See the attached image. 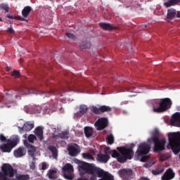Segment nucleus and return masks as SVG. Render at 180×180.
I'll list each match as a JSON object with an SVG mask.
<instances>
[{"mask_svg":"<svg viewBox=\"0 0 180 180\" xmlns=\"http://www.w3.org/2000/svg\"><path fill=\"white\" fill-rule=\"evenodd\" d=\"M6 95H13L12 93H6Z\"/></svg>","mask_w":180,"mask_h":180,"instance_id":"57","label":"nucleus"},{"mask_svg":"<svg viewBox=\"0 0 180 180\" xmlns=\"http://www.w3.org/2000/svg\"><path fill=\"white\" fill-rule=\"evenodd\" d=\"M100 27H101V29L103 30H113V29H115V27L106 22L100 23Z\"/></svg>","mask_w":180,"mask_h":180,"instance_id":"26","label":"nucleus"},{"mask_svg":"<svg viewBox=\"0 0 180 180\" xmlns=\"http://www.w3.org/2000/svg\"><path fill=\"white\" fill-rule=\"evenodd\" d=\"M67 91H71V89L68 86L66 88L63 89V92H67Z\"/></svg>","mask_w":180,"mask_h":180,"instance_id":"50","label":"nucleus"},{"mask_svg":"<svg viewBox=\"0 0 180 180\" xmlns=\"http://www.w3.org/2000/svg\"><path fill=\"white\" fill-rule=\"evenodd\" d=\"M111 157L112 158H117L118 162H120V159L122 158V154L119 152H117L116 150H112Z\"/></svg>","mask_w":180,"mask_h":180,"instance_id":"33","label":"nucleus"},{"mask_svg":"<svg viewBox=\"0 0 180 180\" xmlns=\"http://www.w3.org/2000/svg\"><path fill=\"white\" fill-rule=\"evenodd\" d=\"M82 157L84 160H94V158L89 153H82Z\"/></svg>","mask_w":180,"mask_h":180,"instance_id":"38","label":"nucleus"},{"mask_svg":"<svg viewBox=\"0 0 180 180\" xmlns=\"http://www.w3.org/2000/svg\"><path fill=\"white\" fill-rule=\"evenodd\" d=\"M168 158L167 157V155L165 154H163V155H161L160 156V161H166V160H167Z\"/></svg>","mask_w":180,"mask_h":180,"instance_id":"42","label":"nucleus"},{"mask_svg":"<svg viewBox=\"0 0 180 180\" xmlns=\"http://www.w3.org/2000/svg\"><path fill=\"white\" fill-rule=\"evenodd\" d=\"M41 169H43V171L47 169V163L44 162L41 163Z\"/></svg>","mask_w":180,"mask_h":180,"instance_id":"44","label":"nucleus"},{"mask_svg":"<svg viewBox=\"0 0 180 180\" xmlns=\"http://www.w3.org/2000/svg\"><path fill=\"white\" fill-rule=\"evenodd\" d=\"M84 134L86 137H87V139H89V137H91V136L94 134V129H92V127H84Z\"/></svg>","mask_w":180,"mask_h":180,"instance_id":"29","label":"nucleus"},{"mask_svg":"<svg viewBox=\"0 0 180 180\" xmlns=\"http://www.w3.org/2000/svg\"><path fill=\"white\" fill-rule=\"evenodd\" d=\"M6 70L8 72H9L11 71V68L7 67Z\"/></svg>","mask_w":180,"mask_h":180,"instance_id":"52","label":"nucleus"},{"mask_svg":"<svg viewBox=\"0 0 180 180\" xmlns=\"http://www.w3.org/2000/svg\"><path fill=\"white\" fill-rule=\"evenodd\" d=\"M30 12H32V7L30 6H27L24 7V8L22 11V15L23 18H27Z\"/></svg>","mask_w":180,"mask_h":180,"instance_id":"27","label":"nucleus"},{"mask_svg":"<svg viewBox=\"0 0 180 180\" xmlns=\"http://www.w3.org/2000/svg\"><path fill=\"white\" fill-rule=\"evenodd\" d=\"M63 172L65 174V178L66 179H72V175H67L65 174H72L74 172V167H72V165L70 163H67L63 168Z\"/></svg>","mask_w":180,"mask_h":180,"instance_id":"10","label":"nucleus"},{"mask_svg":"<svg viewBox=\"0 0 180 180\" xmlns=\"http://www.w3.org/2000/svg\"><path fill=\"white\" fill-rule=\"evenodd\" d=\"M11 75L14 77V78H19L20 77V72L18 70H14L12 73Z\"/></svg>","mask_w":180,"mask_h":180,"instance_id":"40","label":"nucleus"},{"mask_svg":"<svg viewBox=\"0 0 180 180\" xmlns=\"http://www.w3.org/2000/svg\"><path fill=\"white\" fill-rule=\"evenodd\" d=\"M0 140L2 142H5V141H6V137H5V136H4V134H0Z\"/></svg>","mask_w":180,"mask_h":180,"instance_id":"46","label":"nucleus"},{"mask_svg":"<svg viewBox=\"0 0 180 180\" xmlns=\"http://www.w3.org/2000/svg\"><path fill=\"white\" fill-rule=\"evenodd\" d=\"M152 105L155 113H164L171 109L172 101L169 98L156 99L153 101Z\"/></svg>","mask_w":180,"mask_h":180,"instance_id":"1","label":"nucleus"},{"mask_svg":"<svg viewBox=\"0 0 180 180\" xmlns=\"http://www.w3.org/2000/svg\"><path fill=\"white\" fill-rule=\"evenodd\" d=\"M14 157L16 158H20L23 155H26V149L24 147H20L13 152Z\"/></svg>","mask_w":180,"mask_h":180,"instance_id":"18","label":"nucleus"},{"mask_svg":"<svg viewBox=\"0 0 180 180\" xmlns=\"http://www.w3.org/2000/svg\"><path fill=\"white\" fill-rule=\"evenodd\" d=\"M104 153H105V155L112 154V150H110V147H106L105 150H104Z\"/></svg>","mask_w":180,"mask_h":180,"instance_id":"43","label":"nucleus"},{"mask_svg":"<svg viewBox=\"0 0 180 180\" xmlns=\"http://www.w3.org/2000/svg\"><path fill=\"white\" fill-rule=\"evenodd\" d=\"M0 22H2V18H0Z\"/></svg>","mask_w":180,"mask_h":180,"instance_id":"58","label":"nucleus"},{"mask_svg":"<svg viewBox=\"0 0 180 180\" xmlns=\"http://www.w3.org/2000/svg\"><path fill=\"white\" fill-rule=\"evenodd\" d=\"M176 16H177L178 18H180V11H178V12H177Z\"/></svg>","mask_w":180,"mask_h":180,"instance_id":"53","label":"nucleus"},{"mask_svg":"<svg viewBox=\"0 0 180 180\" xmlns=\"http://www.w3.org/2000/svg\"><path fill=\"white\" fill-rule=\"evenodd\" d=\"M57 137H59V139H62L63 140H68L70 139V136H68V131H67L58 134Z\"/></svg>","mask_w":180,"mask_h":180,"instance_id":"34","label":"nucleus"},{"mask_svg":"<svg viewBox=\"0 0 180 180\" xmlns=\"http://www.w3.org/2000/svg\"><path fill=\"white\" fill-rule=\"evenodd\" d=\"M30 179V176L29 174H16L15 179H11V180H29Z\"/></svg>","mask_w":180,"mask_h":180,"instance_id":"23","label":"nucleus"},{"mask_svg":"<svg viewBox=\"0 0 180 180\" xmlns=\"http://www.w3.org/2000/svg\"><path fill=\"white\" fill-rule=\"evenodd\" d=\"M134 147V146H130L129 148L124 146L117 148V150H118L119 153L121 154V158H120V162L121 164L126 162L127 160H131V158H133L134 156V151H133Z\"/></svg>","mask_w":180,"mask_h":180,"instance_id":"5","label":"nucleus"},{"mask_svg":"<svg viewBox=\"0 0 180 180\" xmlns=\"http://www.w3.org/2000/svg\"><path fill=\"white\" fill-rule=\"evenodd\" d=\"M68 151L69 153V155L71 157H77V155L81 153V149L79 148V146H78V144L73 143L68 146Z\"/></svg>","mask_w":180,"mask_h":180,"instance_id":"9","label":"nucleus"},{"mask_svg":"<svg viewBox=\"0 0 180 180\" xmlns=\"http://www.w3.org/2000/svg\"><path fill=\"white\" fill-rule=\"evenodd\" d=\"M18 170L13 169V167L9 163H4L0 172V180H12Z\"/></svg>","mask_w":180,"mask_h":180,"instance_id":"3","label":"nucleus"},{"mask_svg":"<svg viewBox=\"0 0 180 180\" xmlns=\"http://www.w3.org/2000/svg\"><path fill=\"white\" fill-rule=\"evenodd\" d=\"M25 90L28 91V94H32V92L30 91V90L29 89H25Z\"/></svg>","mask_w":180,"mask_h":180,"instance_id":"54","label":"nucleus"},{"mask_svg":"<svg viewBox=\"0 0 180 180\" xmlns=\"http://www.w3.org/2000/svg\"><path fill=\"white\" fill-rule=\"evenodd\" d=\"M121 178L123 179H129L133 176V170L131 169H123L119 172Z\"/></svg>","mask_w":180,"mask_h":180,"instance_id":"12","label":"nucleus"},{"mask_svg":"<svg viewBox=\"0 0 180 180\" xmlns=\"http://www.w3.org/2000/svg\"><path fill=\"white\" fill-rule=\"evenodd\" d=\"M169 145L173 153L176 155L180 151V132H173L168 134Z\"/></svg>","mask_w":180,"mask_h":180,"instance_id":"4","label":"nucleus"},{"mask_svg":"<svg viewBox=\"0 0 180 180\" xmlns=\"http://www.w3.org/2000/svg\"><path fill=\"white\" fill-rule=\"evenodd\" d=\"M0 9H3V11H5V12H9V6L8 4H1Z\"/></svg>","mask_w":180,"mask_h":180,"instance_id":"39","label":"nucleus"},{"mask_svg":"<svg viewBox=\"0 0 180 180\" xmlns=\"http://www.w3.org/2000/svg\"><path fill=\"white\" fill-rule=\"evenodd\" d=\"M180 2V0H168L167 2L164 3L165 8H171V6H175L178 5Z\"/></svg>","mask_w":180,"mask_h":180,"instance_id":"22","label":"nucleus"},{"mask_svg":"<svg viewBox=\"0 0 180 180\" xmlns=\"http://www.w3.org/2000/svg\"><path fill=\"white\" fill-rule=\"evenodd\" d=\"M34 140H37L36 136H34V134H30L28 136L29 143H34Z\"/></svg>","mask_w":180,"mask_h":180,"instance_id":"37","label":"nucleus"},{"mask_svg":"<svg viewBox=\"0 0 180 180\" xmlns=\"http://www.w3.org/2000/svg\"><path fill=\"white\" fill-rule=\"evenodd\" d=\"M24 109L25 112H27V113L30 112V108H29V106H25Z\"/></svg>","mask_w":180,"mask_h":180,"instance_id":"49","label":"nucleus"},{"mask_svg":"<svg viewBox=\"0 0 180 180\" xmlns=\"http://www.w3.org/2000/svg\"><path fill=\"white\" fill-rule=\"evenodd\" d=\"M14 92H16V94H18L20 95H27V92L25 91V89L22 88H17L15 90H13Z\"/></svg>","mask_w":180,"mask_h":180,"instance_id":"36","label":"nucleus"},{"mask_svg":"<svg viewBox=\"0 0 180 180\" xmlns=\"http://www.w3.org/2000/svg\"><path fill=\"white\" fill-rule=\"evenodd\" d=\"M91 110L95 115H101V113L112 112V108L108 105H101L99 108L93 105L91 107Z\"/></svg>","mask_w":180,"mask_h":180,"instance_id":"8","label":"nucleus"},{"mask_svg":"<svg viewBox=\"0 0 180 180\" xmlns=\"http://www.w3.org/2000/svg\"><path fill=\"white\" fill-rule=\"evenodd\" d=\"M34 133L39 140H43V139H44L43 136V128L41 127H37Z\"/></svg>","mask_w":180,"mask_h":180,"instance_id":"24","label":"nucleus"},{"mask_svg":"<svg viewBox=\"0 0 180 180\" xmlns=\"http://www.w3.org/2000/svg\"><path fill=\"white\" fill-rule=\"evenodd\" d=\"M172 126H175L176 127H180V112L174 113L171 119Z\"/></svg>","mask_w":180,"mask_h":180,"instance_id":"16","label":"nucleus"},{"mask_svg":"<svg viewBox=\"0 0 180 180\" xmlns=\"http://www.w3.org/2000/svg\"><path fill=\"white\" fill-rule=\"evenodd\" d=\"M88 112V107L85 105H81L79 106V112L75 113V119H79Z\"/></svg>","mask_w":180,"mask_h":180,"instance_id":"14","label":"nucleus"},{"mask_svg":"<svg viewBox=\"0 0 180 180\" xmlns=\"http://www.w3.org/2000/svg\"><path fill=\"white\" fill-rule=\"evenodd\" d=\"M56 174H57V172L56 170L50 169L47 175L49 179L56 180V179L57 178V176L56 175Z\"/></svg>","mask_w":180,"mask_h":180,"instance_id":"31","label":"nucleus"},{"mask_svg":"<svg viewBox=\"0 0 180 180\" xmlns=\"http://www.w3.org/2000/svg\"><path fill=\"white\" fill-rule=\"evenodd\" d=\"M175 15H176V10L171 8L167 11V18L169 20H172L175 18Z\"/></svg>","mask_w":180,"mask_h":180,"instance_id":"25","label":"nucleus"},{"mask_svg":"<svg viewBox=\"0 0 180 180\" xmlns=\"http://www.w3.org/2000/svg\"><path fill=\"white\" fill-rule=\"evenodd\" d=\"M164 172V166L159 165L155 170L152 171V174L153 175H160V174H162Z\"/></svg>","mask_w":180,"mask_h":180,"instance_id":"30","label":"nucleus"},{"mask_svg":"<svg viewBox=\"0 0 180 180\" xmlns=\"http://www.w3.org/2000/svg\"><path fill=\"white\" fill-rule=\"evenodd\" d=\"M23 137H24V139H26L27 137V134H24Z\"/></svg>","mask_w":180,"mask_h":180,"instance_id":"56","label":"nucleus"},{"mask_svg":"<svg viewBox=\"0 0 180 180\" xmlns=\"http://www.w3.org/2000/svg\"><path fill=\"white\" fill-rule=\"evenodd\" d=\"M108 118L103 117L98 119L94 124V126L96 127L97 130H103V129H106V127H108Z\"/></svg>","mask_w":180,"mask_h":180,"instance_id":"11","label":"nucleus"},{"mask_svg":"<svg viewBox=\"0 0 180 180\" xmlns=\"http://www.w3.org/2000/svg\"><path fill=\"white\" fill-rule=\"evenodd\" d=\"M106 141L108 144H110V146H112L113 143H115V137H113V134H110L108 135L106 138Z\"/></svg>","mask_w":180,"mask_h":180,"instance_id":"35","label":"nucleus"},{"mask_svg":"<svg viewBox=\"0 0 180 180\" xmlns=\"http://www.w3.org/2000/svg\"><path fill=\"white\" fill-rule=\"evenodd\" d=\"M97 160L99 162H104V164H106V162L110 160V155L100 153L97 155Z\"/></svg>","mask_w":180,"mask_h":180,"instance_id":"19","label":"nucleus"},{"mask_svg":"<svg viewBox=\"0 0 180 180\" xmlns=\"http://www.w3.org/2000/svg\"><path fill=\"white\" fill-rule=\"evenodd\" d=\"M77 180H96V176H92L90 179H88L86 178H84V179H82V178H80V179H78Z\"/></svg>","mask_w":180,"mask_h":180,"instance_id":"45","label":"nucleus"},{"mask_svg":"<svg viewBox=\"0 0 180 180\" xmlns=\"http://www.w3.org/2000/svg\"><path fill=\"white\" fill-rule=\"evenodd\" d=\"M48 150L52 153L53 158L57 160V158L58 157V150L57 149V147L54 146H48Z\"/></svg>","mask_w":180,"mask_h":180,"instance_id":"20","label":"nucleus"},{"mask_svg":"<svg viewBox=\"0 0 180 180\" xmlns=\"http://www.w3.org/2000/svg\"><path fill=\"white\" fill-rule=\"evenodd\" d=\"M51 94L56 95V92H54V91H49V92L46 94V97H49V96H50V95H51Z\"/></svg>","mask_w":180,"mask_h":180,"instance_id":"48","label":"nucleus"},{"mask_svg":"<svg viewBox=\"0 0 180 180\" xmlns=\"http://www.w3.org/2000/svg\"><path fill=\"white\" fill-rule=\"evenodd\" d=\"M0 98H1V99H4V98H5V96L1 94V95H0Z\"/></svg>","mask_w":180,"mask_h":180,"instance_id":"55","label":"nucleus"},{"mask_svg":"<svg viewBox=\"0 0 180 180\" xmlns=\"http://www.w3.org/2000/svg\"><path fill=\"white\" fill-rule=\"evenodd\" d=\"M48 150L52 153L53 158L57 160V158L58 157V150L57 149V147L54 146H48Z\"/></svg>","mask_w":180,"mask_h":180,"instance_id":"21","label":"nucleus"},{"mask_svg":"<svg viewBox=\"0 0 180 180\" xmlns=\"http://www.w3.org/2000/svg\"><path fill=\"white\" fill-rule=\"evenodd\" d=\"M31 169H34V162H32V165H30Z\"/></svg>","mask_w":180,"mask_h":180,"instance_id":"51","label":"nucleus"},{"mask_svg":"<svg viewBox=\"0 0 180 180\" xmlns=\"http://www.w3.org/2000/svg\"><path fill=\"white\" fill-rule=\"evenodd\" d=\"M151 149V146L148 145L146 143H141L136 152V155L141 158L142 162H146L147 161V154L150 153Z\"/></svg>","mask_w":180,"mask_h":180,"instance_id":"6","label":"nucleus"},{"mask_svg":"<svg viewBox=\"0 0 180 180\" xmlns=\"http://www.w3.org/2000/svg\"><path fill=\"white\" fill-rule=\"evenodd\" d=\"M20 139L18 136H13L11 139L7 141L6 143H4L0 146V149L3 153H11L13 147H16L19 143Z\"/></svg>","mask_w":180,"mask_h":180,"instance_id":"7","label":"nucleus"},{"mask_svg":"<svg viewBox=\"0 0 180 180\" xmlns=\"http://www.w3.org/2000/svg\"><path fill=\"white\" fill-rule=\"evenodd\" d=\"M7 32L8 33H10V34H13V33H15V30L12 28H8Z\"/></svg>","mask_w":180,"mask_h":180,"instance_id":"47","label":"nucleus"},{"mask_svg":"<svg viewBox=\"0 0 180 180\" xmlns=\"http://www.w3.org/2000/svg\"><path fill=\"white\" fill-rule=\"evenodd\" d=\"M92 44H91V42L88 41H82L80 44V49L82 50H86L88 49H91Z\"/></svg>","mask_w":180,"mask_h":180,"instance_id":"28","label":"nucleus"},{"mask_svg":"<svg viewBox=\"0 0 180 180\" xmlns=\"http://www.w3.org/2000/svg\"><path fill=\"white\" fill-rule=\"evenodd\" d=\"M34 127V124L30 123V122H27L25 124H24L22 127H18L19 131L21 134H23V131H30Z\"/></svg>","mask_w":180,"mask_h":180,"instance_id":"17","label":"nucleus"},{"mask_svg":"<svg viewBox=\"0 0 180 180\" xmlns=\"http://www.w3.org/2000/svg\"><path fill=\"white\" fill-rule=\"evenodd\" d=\"M174 178H175V173L171 168L167 169L162 176V180H171L174 179Z\"/></svg>","mask_w":180,"mask_h":180,"instance_id":"13","label":"nucleus"},{"mask_svg":"<svg viewBox=\"0 0 180 180\" xmlns=\"http://www.w3.org/2000/svg\"><path fill=\"white\" fill-rule=\"evenodd\" d=\"M65 34H66L67 37H68V39H72V40H75V39H77L75 35H74L73 34H71L70 32H67Z\"/></svg>","mask_w":180,"mask_h":180,"instance_id":"41","label":"nucleus"},{"mask_svg":"<svg viewBox=\"0 0 180 180\" xmlns=\"http://www.w3.org/2000/svg\"><path fill=\"white\" fill-rule=\"evenodd\" d=\"M23 143L26 148L28 149V155H30V157H34V154L36 153V147L29 143V142L26 139L24 140Z\"/></svg>","mask_w":180,"mask_h":180,"instance_id":"15","label":"nucleus"},{"mask_svg":"<svg viewBox=\"0 0 180 180\" xmlns=\"http://www.w3.org/2000/svg\"><path fill=\"white\" fill-rule=\"evenodd\" d=\"M6 18H8V19H14L15 20H22V22H28L26 18H23L19 15L14 16V15H8Z\"/></svg>","mask_w":180,"mask_h":180,"instance_id":"32","label":"nucleus"},{"mask_svg":"<svg viewBox=\"0 0 180 180\" xmlns=\"http://www.w3.org/2000/svg\"><path fill=\"white\" fill-rule=\"evenodd\" d=\"M160 136V131L158 129H155L152 133V137L148 139V141H153L155 146L153 151L154 153H159V151H162L165 150V144L167 143V140L161 139L158 136Z\"/></svg>","mask_w":180,"mask_h":180,"instance_id":"2","label":"nucleus"}]
</instances>
